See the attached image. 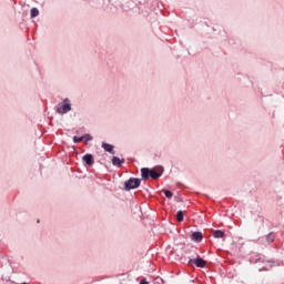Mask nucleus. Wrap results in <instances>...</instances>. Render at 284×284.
<instances>
[{"label":"nucleus","instance_id":"4","mask_svg":"<svg viewBox=\"0 0 284 284\" xmlns=\"http://www.w3.org/2000/svg\"><path fill=\"white\" fill-rule=\"evenodd\" d=\"M72 110V105L70 103H64L60 108L57 109L58 114H68Z\"/></svg>","mask_w":284,"mask_h":284},{"label":"nucleus","instance_id":"5","mask_svg":"<svg viewBox=\"0 0 284 284\" xmlns=\"http://www.w3.org/2000/svg\"><path fill=\"white\" fill-rule=\"evenodd\" d=\"M192 241H195V243H201L203 241V233L201 232H194L191 235Z\"/></svg>","mask_w":284,"mask_h":284},{"label":"nucleus","instance_id":"8","mask_svg":"<svg viewBox=\"0 0 284 284\" xmlns=\"http://www.w3.org/2000/svg\"><path fill=\"white\" fill-rule=\"evenodd\" d=\"M102 148L105 152H109L110 154H114V146L112 144H108L103 142Z\"/></svg>","mask_w":284,"mask_h":284},{"label":"nucleus","instance_id":"15","mask_svg":"<svg viewBox=\"0 0 284 284\" xmlns=\"http://www.w3.org/2000/svg\"><path fill=\"white\" fill-rule=\"evenodd\" d=\"M140 284H148V281L142 280V281L140 282Z\"/></svg>","mask_w":284,"mask_h":284},{"label":"nucleus","instance_id":"9","mask_svg":"<svg viewBox=\"0 0 284 284\" xmlns=\"http://www.w3.org/2000/svg\"><path fill=\"white\" fill-rule=\"evenodd\" d=\"M213 236H214V239H223V236H225V232H223L221 230H215V231H213Z\"/></svg>","mask_w":284,"mask_h":284},{"label":"nucleus","instance_id":"7","mask_svg":"<svg viewBox=\"0 0 284 284\" xmlns=\"http://www.w3.org/2000/svg\"><path fill=\"white\" fill-rule=\"evenodd\" d=\"M123 163H125V159H120L116 156H113L112 159V164L115 165L116 168H121V165H123Z\"/></svg>","mask_w":284,"mask_h":284},{"label":"nucleus","instance_id":"6","mask_svg":"<svg viewBox=\"0 0 284 284\" xmlns=\"http://www.w3.org/2000/svg\"><path fill=\"white\" fill-rule=\"evenodd\" d=\"M82 161H84V163H87V165H93L94 164V158L92 156V154H85L82 158Z\"/></svg>","mask_w":284,"mask_h":284},{"label":"nucleus","instance_id":"12","mask_svg":"<svg viewBox=\"0 0 284 284\" xmlns=\"http://www.w3.org/2000/svg\"><path fill=\"white\" fill-rule=\"evenodd\" d=\"M163 192H164L166 199H172V196H173L172 191L163 190Z\"/></svg>","mask_w":284,"mask_h":284},{"label":"nucleus","instance_id":"10","mask_svg":"<svg viewBox=\"0 0 284 284\" xmlns=\"http://www.w3.org/2000/svg\"><path fill=\"white\" fill-rule=\"evenodd\" d=\"M176 221L179 223H183V211H178V213H176Z\"/></svg>","mask_w":284,"mask_h":284},{"label":"nucleus","instance_id":"11","mask_svg":"<svg viewBox=\"0 0 284 284\" xmlns=\"http://www.w3.org/2000/svg\"><path fill=\"white\" fill-rule=\"evenodd\" d=\"M30 12H31V19H34L39 14V9L32 8Z\"/></svg>","mask_w":284,"mask_h":284},{"label":"nucleus","instance_id":"2","mask_svg":"<svg viewBox=\"0 0 284 284\" xmlns=\"http://www.w3.org/2000/svg\"><path fill=\"white\" fill-rule=\"evenodd\" d=\"M141 186V180L136 178H131L124 183V187L128 192L130 190H136V187Z\"/></svg>","mask_w":284,"mask_h":284},{"label":"nucleus","instance_id":"3","mask_svg":"<svg viewBox=\"0 0 284 284\" xmlns=\"http://www.w3.org/2000/svg\"><path fill=\"white\" fill-rule=\"evenodd\" d=\"M189 263H194V265H196V267H205L207 265V262L205 260L201 258V256H199V255L196 258L190 260Z\"/></svg>","mask_w":284,"mask_h":284},{"label":"nucleus","instance_id":"1","mask_svg":"<svg viewBox=\"0 0 284 284\" xmlns=\"http://www.w3.org/2000/svg\"><path fill=\"white\" fill-rule=\"evenodd\" d=\"M141 174H142V179L143 181H148V179H153L154 181H156V179H161V174L154 170H150L148 168H143L141 169Z\"/></svg>","mask_w":284,"mask_h":284},{"label":"nucleus","instance_id":"13","mask_svg":"<svg viewBox=\"0 0 284 284\" xmlns=\"http://www.w3.org/2000/svg\"><path fill=\"white\" fill-rule=\"evenodd\" d=\"M266 241H267L268 243H274V236H272V234H268V235L266 236Z\"/></svg>","mask_w":284,"mask_h":284},{"label":"nucleus","instance_id":"14","mask_svg":"<svg viewBox=\"0 0 284 284\" xmlns=\"http://www.w3.org/2000/svg\"><path fill=\"white\" fill-rule=\"evenodd\" d=\"M73 141H74V143H81V141H83V138L74 136Z\"/></svg>","mask_w":284,"mask_h":284}]
</instances>
